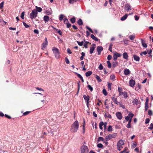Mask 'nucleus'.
Segmentation results:
<instances>
[{"instance_id":"35","label":"nucleus","mask_w":153,"mask_h":153,"mask_svg":"<svg viewBox=\"0 0 153 153\" xmlns=\"http://www.w3.org/2000/svg\"><path fill=\"white\" fill-rule=\"evenodd\" d=\"M134 103L136 105H137L139 103V102L138 100L137 99H134L133 101Z\"/></svg>"},{"instance_id":"16","label":"nucleus","mask_w":153,"mask_h":153,"mask_svg":"<svg viewBox=\"0 0 153 153\" xmlns=\"http://www.w3.org/2000/svg\"><path fill=\"white\" fill-rule=\"evenodd\" d=\"M124 74L126 75L129 74L130 73V71L128 69H126L124 70Z\"/></svg>"},{"instance_id":"46","label":"nucleus","mask_w":153,"mask_h":153,"mask_svg":"<svg viewBox=\"0 0 153 153\" xmlns=\"http://www.w3.org/2000/svg\"><path fill=\"white\" fill-rule=\"evenodd\" d=\"M31 112V111H27L25 112H24L23 114V116H26L28 114H30Z\"/></svg>"},{"instance_id":"61","label":"nucleus","mask_w":153,"mask_h":153,"mask_svg":"<svg viewBox=\"0 0 153 153\" xmlns=\"http://www.w3.org/2000/svg\"><path fill=\"white\" fill-rule=\"evenodd\" d=\"M149 129H150L151 130H152L153 129V124L152 123H151L150 125V127L149 128Z\"/></svg>"},{"instance_id":"53","label":"nucleus","mask_w":153,"mask_h":153,"mask_svg":"<svg viewBox=\"0 0 153 153\" xmlns=\"http://www.w3.org/2000/svg\"><path fill=\"white\" fill-rule=\"evenodd\" d=\"M65 61L66 63L67 64H69V63H70L68 59V58L67 57H66L65 58Z\"/></svg>"},{"instance_id":"47","label":"nucleus","mask_w":153,"mask_h":153,"mask_svg":"<svg viewBox=\"0 0 153 153\" xmlns=\"http://www.w3.org/2000/svg\"><path fill=\"white\" fill-rule=\"evenodd\" d=\"M147 54V52L146 51H144L140 53V55L141 56H142L143 54L144 55H146Z\"/></svg>"},{"instance_id":"28","label":"nucleus","mask_w":153,"mask_h":153,"mask_svg":"<svg viewBox=\"0 0 153 153\" xmlns=\"http://www.w3.org/2000/svg\"><path fill=\"white\" fill-rule=\"evenodd\" d=\"M36 8L37 12H40L42 11V9L40 7H38L37 6H36Z\"/></svg>"},{"instance_id":"2","label":"nucleus","mask_w":153,"mask_h":153,"mask_svg":"<svg viewBox=\"0 0 153 153\" xmlns=\"http://www.w3.org/2000/svg\"><path fill=\"white\" fill-rule=\"evenodd\" d=\"M52 51L56 59H58L60 58V52L59 50L56 48L53 47L52 48Z\"/></svg>"},{"instance_id":"51","label":"nucleus","mask_w":153,"mask_h":153,"mask_svg":"<svg viewBox=\"0 0 153 153\" xmlns=\"http://www.w3.org/2000/svg\"><path fill=\"white\" fill-rule=\"evenodd\" d=\"M68 22H69L68 21V20L67 18H65L64 19V22L65 23V24H66L67 23H68Z\"/></svg>"},{"instance_id":"57","label":"nucleus","mask_w":153,"mask_h":153,"mask_svg":"<svg viewBox=\"0 0 153 153\" xmlns=\"http://www.w3.org/2000/svg\"><path fill=\"white\" fill-rule=\"evenodd\" d=\"M99 68L100 70H102L103 69V66L101 64H100L99 67Z\"/></svg>"},{"instance_id":"37","label":"nucleus","mask_w":153,"mask_h":153,"mask_svg":"<svg viewBox=\"0 0 153 153\" xmlns=\"http://www.w3.org/2000/svg\"><path fill=\"white\" fill-rule=\"evenodd\" d=\"M63 17H64L63 15V14H61L59 16V20L60 21H62L63 20Z\"/></svg>"},{"instance_id":"56","label":"nucleus","mask_w":153,"mask_h":153,"mask_svg":"<svg viewBox=\"0 0 153 153\" xmlns=\"http://www.w3.org/2000/svg\"><path fill=\"white\" fill-rule=\"evenodd\" d=\"M25 15V12H23L22 13V14L21 16V17L22 19H24V16Z\"/></svg>"},{"instance_id":"43","label":"nucleus","mask_w":153,"mask_h":153,"mask_svg":"<svg viewBox=\"0 0 153 153\" xmlns=\"http://www.w3.org/2000/svg\"><path fill=\"white\" fill-rule=\"evenodd\" d=\"M88 89L90 90L91 91H92L93 90V88L90 85H88L87 86Z\"/></svg>"},{"instance_id":"38","label":"nucleus","mask_w":153,"mask_h":153,"mask_svg":"<svg viewBox=\"0 0 153 153\" xmlns=\"http://www.w3.org/2000/svg\"><path fill=\"white\" fill-rule=\"evenodd\" d=\"M113 57V59L114 60L116 61L117 59V57L115 53L114 54Z\"/></svg>"},{"instance_id":"19","label":"nucleus","mask_w":153,"mask_h":153,"mask_svg":"<svg viewBox=\"0 0 153 153\" xmlns=\"http://www.w3.org/2000/svg\"><path fill=\"white\" fill-rule=\"evenodd\" d=\"M78 25L80 26L82 25H83V22L81 19H79L77 21Z\"/></svg>"},{"instance_id":"41","label":"nucleus","mask_w":153,"mask_h":153,"mask_svg":"<svg viewBox=\"0 0 153 153\" xmlns=\"http://www.w3.org/2000/svg\"><path fill=\"white\" fill-rule=\"evenodd\" d=\"M111 84H112L111 83H110L109 82H108V89L110 90H111Z\"/></svg>"},{"instance_id":"49","label":"nucleus","mask_w":153,"mask_h":153,"mask_svg":"<svg viewBox=\"0 0 153 153\" xmlns=\"http://www.w3.org/2000/svg\"><path fill=\"white\" fill-rule=\"evenodd\" d=\"M55 30H56L57 31V33L60 35H62V32H61L60 30H58V29L55 28Z\"/></svg>"},{"instance_id":"18","label":"nucleus","mask_w":153,"mask_h":153,"mask_svg":"<svg viewBox=\"0 0 153 153\" xmlns=\"http://www.w3.org/2000/svg\"><path fill=\"white\" fill-rule=\"evenodd\" d=\"M111 99L114 103L117 104L118 105L119 102L117 101V99L116 98L112 97H111Z\"/></svg>"},{"instance_id":"48","label":"nucleus","mask_w":153,"mask_h":153,"mask_svg":"<svg viewBox=\"0 0 153 153\" xmlns=\"http://www.w3.org/2000/svg\"><path fill=\"white\" fill-rule=\"evenodd\" d=\"M86 28H87V29H88V30H89L91 33H93L94 32H93V31L88 26H86Z\"/></svg>"},{"instance_id":"34","label":"nucleus","mask_w":153,"mask_h":153,"mask_svg":"<svg viewBox=\"0 0 153 153\" xmlns=\"http://www.w3.org/2000/svg\"><path fill=\"white\" fill-rule=\"evenodd\" d=\"M85 119H84V121H83V124L82 125L83 133H84L85 132Z\"/></svg>"},{"instance_id":"33","label":"nucleus","mask_w":153,"mask_h":153,"mask_svg":"<svg viewBox=\"0 0 153 153\" xmlns=\"http://www.w3.org/2000/svg\"><path fill=\"white\" fill-rule=\"evenodd\" d=\"M128 116L129 117L130 119H131L132 120V119L134 116V114L132 113H129L128 114Z\"/></svg>"},{"instance_id":"32","label":"nucleus","mask_w":153,"mask_h":153,"mask_svg":"<svg viewBox=\"0 0 153 153\" xmlns=\"http://www.w3.org/2000/svg\"><path fill=\"white\" fill-rule=\"evenodd\" d=\"M129 38L131 40H133L135 38V36L131 35L129 36Z\"/></svg>"},{"instance_id":"14","label":"nucleus","mask_w":153,"mask_h":153,"mask_svg":"<svg viewBox=\"0 0 153 153\" xmlns=\"http://www.w3.org/2000/svg\"><path fill=\"white\" fill-rule=\"evenodd\" d=\"M133 58L134 59V60L136 61H139L140 60V58L139 57V56L135 55H133Z\"/></svg>"},{"instance_id":"10","label":"nucleus","mask_w":153,"mask_h":153,"mask_svg":"<svg viewBox=\"0 0 153 153\" xmlns=\"http://www.w3.org/2000/svg\"><path fill=\"white\" fill-rule=\"evenodd\" d=\"M116 115L117 118L119 120H121L122 118V115L120 112H117L116 113Z\"/></svg>"},{"instance_id":"30","label":"nucleus","mask_w":153,"mask_h":153,"mask_svg":"<svg viewBox=\"0 0 153 153\" xmlns=\"http://www.w3.org/2000/svg\"><path fill=\"white\" fill-rule=\"evenodd\" d=\"M123 95L125 99L127 98L128 96L127 93L126 92H124Z\"/></svg>"},{"instance_id":"13","label":"nucleus","mask_w":153,"mask_h":153,"mask_svg":"<svg viewBox=\"0 0 153 153\" xmlns=\"http://www.w3.org/2000/svg\"><path fill=\"white\" fill-rule=\"evenodd\" d=\"M124 144V142L123 140H120L119 141L117 144V146H123Z\"/></svg>"},{"instance_id":"62","label":"nucleus","mask_w":153,"mask_h":153,"mask_svg":"<svg viewBox=\"0 0 153 153\" xmlns=\"http://www.w3.org/2000/svg\"><path fill=\"white\" fill-rule=\"evenodd\" d=\"M150 120L149 118H146L145 121V123L146 124H147L149 122Z\"/></svg>"},{"instance_id":"17","label":"nucleus","mask_w":153,"mask_h":153,"mask_svg":"<svg viewBox=\"0 0 153 153\" xmlns=\"http://www.w3.org/2000/svg\"><path fill=\"white\" fill-rule=\"evenodd\" d=\"M123 58L125 59L126 60L128 59V55L127 53L125 52L123 53Z\"/></svg>"},{"instance_id":"20","label":"nucleus","mask_w":153,"mask_h":153,"mask_svg":"<svg viewBox=\"0 0 153 153\" xmlns=\"http://www.w3.org/2000/svg\"><path fill=\"white\" fill-rule=\"evenodd\" d=\"M91 38L95 41H97L99 39L97 37H96L93 34H91Z\"/></svg>"},{"instance_id":"1","label":"nucleus","mask_w":153,"mask_h":153,"mask_svg":"<svg viewBox=\"0 0 153 153\" xmlns=\"http://www.w3.org/2000/svg\"><path fill=\"white\" fill-rule=\"evenodd\" d=\"M79 127V123L78 121H75L72 124L70 129L71 131L73 133L76 132Z\"/></svg>"},{"instance_id":"15","label":"nucleus","mask_w":153,"mask_h":153,"mask_svg":"<svg viewBox=\"0 0 153 153\" xmlns=\"http://www.w3.org/2000/svg\"><path fill=\"white\" fill-rule=\"evenodd\" d=\"M43 18L45 23L48 22L49 19V17L48 16H44Z\"/></svg>"},{"instance_id":"24","label":"nucleus","mask_w":153,"mask_h":153,"mask_svg":"<svg viewBox=\"0 0 153 153\" xmlns=\"http://www.w3.org/2000/svg\"><path fill=\"white\" fill-rule=\"evenodd\" d=\"M131 119H130L128 121V123L126 126V127L128 128H129L131 127Z\"/></svg>"},{"instance_id":"25","label":"nucleus","mask_w":153,"mask_h":153,"mask_svg":"<svg viewBox=\"0 0 153 153\" xmlns=\"http://www.w3.org/2000/svg\"><path fill=\"white\" fill-rule=\"evenodd\" d=\"M76 19L75 17H73L70 19V20L72 23H74L76 22Z\"/></svg>"},{"instance_id":"36","label":"nucleus","mask_w":153,"mask_h":153,"mask_svg":"<svg viewBox=\"0 0 153 153\" xmlns=\"http://www.w3.org/2000/svg\"><path fill=\"white\" fill-rule=\"evenodd\" d=\"M102 93L105 96H106L107 95V93L106 90L105 89H103Z\"/></svg>"},{"instance_id":"29","label":"nucleus","mask_w":153,"mask_h":153,"mask_svg":"<svg viewBox=\"0 0 153 153\" xmlns=\"http://www.w3.org/2000/svg\"><path fill=\"white\" fill-rule=\"evenodd\" d=\"M103 125L104 123L103 122L101 121L100 123L99 124V127L100 129L102 130V129L103 128L102 126Z\"/></svg>"},{"instance_id":"8","label":"nucleus","mask_w":153,"mask_h":153,"mask_svg":"<svg viewBox=\"0 0 153 153\" xmlns=\"http://www.w3.org/2000/svg\"><path fill=\"white\" fill-rule=\"evenodd\" d=\"M103 50V48L101 46H98L97 48V50L98 52V54L100 55L101 54V53L102 51Z\"/></svg>"},{"instance_id":"40","label":"nucleus","mask_w":153,"mask_h":153,"mask_svg":"<svg viewBox=\"0 0 153 153\" xmlns=\"http://www.w3.org/2000/svg\"><path fill=\"white\" fill-rule=\"evenodd\" d=\"M108 131H112V128L111 126H109L108 127Z\"/></svg>"},{"instance_id":"4","label":"nucleus","mask_w":153,"mask_h":153,"mask_svg":"<svg viewBox=\"0 0 153 153\" xmlns=\"http://www.w3.org/2000/svg\"><path fill=\"white\" fill-rule=\"evenodd\" d=\"M80 149L81 153H88V152L89 150L88 147L85 145L81 146Z\"/></svg>"},{"instance_id":"63","label":"nucleus","mask_w":153,"mask_h":153,"mask_svg":"<svg viewBox=\"0 0 153 153\" xmlns=\"http://www.w3.org/2000/svg\"><path fill=\"white\" fill-rule=\"evenodd\" d=\"M117 62H115L113 63V66L114 67H115L117 66Z\"/></svg>"},{"instance_id":"26","label":"nucleus","mask_w":153,"mask_h":153,"mask_svg":"<svg viewBox=\"0 0 153 153\" xmlns=\"http://www.w3.org/2000/svg\"><path fill=\"white\" fill-rule=\"evenodd\" d=\"M125 7L126 8V10H127L129 11V10H131V6L129 5L128 4H125Z\"/></svg>"},{"instance_id":"44","label":"nucleus","mask_w":153,"mask_h":153,"mask_svg":"<svg viewBox=\"0 0 153 153\" xmlns=\"http://www.w3.org/2000/svg\"><path fill=\"white\" fill-rule=\"evenodd\" d=\"M76 42L80 46H82L83 45V41L80 42L78 41H77Z\"/></svg>"},{"instance_id":"11","label":"nucleus","mask_w":153,"mask_h":153,"mask_svg":"<svg viewBox=\"0 0 153 153\" xmlns=\"http://www.w3.org/2000/svg\"><path fill=\"white\" fill-rule=\"evenodd\" d=\"M129 84L130 86L133 87L135 84V81L134 80L131 79L130 80Z\"/></svg>"},{"instance_id":"50","label":"nucleus","mask_w":153,"mask_h":153,"mask_svg":"<svg viewBox=\"0 0 153 153\" xmlns=\"http://www.w3.org/2000/svg\"><path fill=\"white\" fill-rule=\"evenodd\" d=\"M23 23L24 26L26 28H27L30 27V26L27 25L25 22H23Z\"/></svg>"},{"instance_id":"55","label":"nucleus","mask_w":153,"mask_h":153,"mask_svg":"<svg viewBox=\"0 0 153 153\" xmlns=\"http://www.w3.org/2000/svg\"><path fill=\"white\" fill-rule=\"evenodd\" d=\"M117 149L119 151H120L121 149L123 148L122 146H117Z\"/></svg>"},{"instance_id":"52","label":"nucleus","mask_w":153,"mask_h":153,"mask_svg":"<svg viewBox=\"0 0 153 153\" xmlns=\"http://www.w3.org/2000/svg\"><path fill=\"white\" fill-rule=\"evenodd\" d=\"M148 114L149 115L151 116L153 115V113L151 110H149L148 111Z\"/></svg>"},{"instance_id":"3","label":"nucleus","mask_w":153,"mask_h":153,"mask_svg":"<svg viewBox=\"0 0 153 153\" xmlns=\"http://www.w3.org/2000/svg\"><path fill=\"white\" fill-rule=\"evenodd\" d=\"M38 13L36 9H34L32 10V12L30 15V18L31 19H33L34 18H35L37 16Z\"/></svg>"},{"instance_id":"60","label":"nucleus","mask_w":153,"mask_h":153,"mask_svg":"<svg viewBox=\"0 0 153 153\" xmlns=\"http://www.w3.org/2000/svg\"><path fill=\"white\" fill-rule=\"evenodd\" d=\"M97 147L99 148H102L103 147V146L101 143H99L97 144Z\"/></svg>"},{"instance_id":"31","label":"nucleus","mask_w":153,"mask_h":153,"mask_svg":"<svg viewBox=\"0 0 153 153\" xmlns=\"http://www.w3.org/2000/svg\"><path fill=\"white\" fill-rule=\"evenodd\" d=\"M96 78L97 79V81L99 82H101L102 81V80L100 79L99 76L98 75H96Z\"/></svg>"},{"instance_id":"23","label":"nucleus","mask_w":153,"mask_h":153,"mask_svg":"<svg viewBox=\"0 0 153 153\" xmlns=\"http://www.w3.org/2000/svg\"><path fill=\"white\" fill-rule=\"evenodd\" d=\"M92 74V71H89L85 73V76L87 77H88L91 75Z\"/></svg>"},{"instance_id":"22","label":"nucleus","mask_w":153,"mask_h":153,"mask_svg":"<svg viewBox=\"0 0 153 153\" xmlns=\"http://www.w3.org/2000/svg\"><path fill=\"white\" fill-rule=\"evenodd\" d=\"M141 43L142 46L144 48H146L147 47V45L145 43V41L144 40H141Z\"/></svg>"},{"instance_id":"7","label":"nucleus","mask_w":153,"mask_h":153,"mask_svg":"<svg viewBox=\"0 0 153 153\" xmlns=\"http://www.w3.org/2000/svg\"><path fill=\"white\" fill-rule=\"evenodd\" d=\"M48 41L46 38L45 39V42L42 43V49L43 50L44 48L47 46L48 45Z\"/></svg>"},{"instance_id":"21","label":"nucleus","mask_w":153,"mask_h":153,"mask_svg":"<svg viewBox=\"0 0 153 153\" xmlns=\"http://www.w3.org/2000/svg\"><path fill=\"white\" fill-rule=\"evenodd\" d=\"M128 16V15L127 14H126L121 18L120 20L122 21H124L127 19Z\"/></svg>"},{"instance_id":"64","label":"nucleus","mask_w":153,"mask_h":153,"mask_svg":"<svg viewBox=\"0 0 153 153\" xmlns=\"http://www.w3.org/2000/svg\"><path fill=\"white\" fill-rule=\"evenodd\" d=\"M132 145V146L133 147V148H134L135 147L137 146V143L136 142H135V143L134 144V143H133Z\"/></svg>"},{"instance_id":"59","label":"nucleus","mask_w":153,"mask_h":153,"mask_svg":"<svg viewBox=\"0 0 153 153\" xmlns=\"http://www.w3.org/2000/svg\"><path fill=\"white\" fill-rule=\"evenodd\" d=\"M112 44H111L110 45L109 48V50L111 51L112 52Z\"/></svg>"},{"instance_id":"12","label":"nucleus","mask_w":153,"mask_h":153,"mask_svg":"<svg viewBox=\"0 0 153 153\" xmlns=\"http://www.w3.org/2000/svg\"><path fill=\"white\" fill-rule=\"evenodd\" d=\"M118 91L119 93V96L122 95L124 92L122 91V88L120 87H118Z\"/></svg>"},{"instance_id":"39","label":"nucleus","mask_w":153,"mask_h":153,"mask_svg":"<svg viewBox=\"0 0 153 153\" xmlns=\"http://www.w3.org/2000/svg\"><path fill=\"white\" fill-rule=\"evenodd\" d=\"M107 63L108 64V68H110L111 67V65L110 62L108 61H107Z\"/></svg>"},{"instance_id":"5","label":"nucleus","mask_w":153,"mask_h":153,"mask_svg":"<svg viewBox=\"0 0 153 153\" xmlns=\"http://www.w3.org/2000/svg\"><path fill=\"white\" fill-rule=\"evenodd\" d=\"M117 136V134L114 133L113 134H110L107 136L105 137V140L106 141H108L112 138H114Z\"/></svg>"},{"instance_id":"27","label":"nucleus","mask_w":153,"mask_h":153,"mask_svg":"<svg viewBox=\"0 0 153 153\" xmlns=\"http://www.w3.org/2000/svg\"><path fill=\"white\" fill-rule=\"evenodd\" d=\"M95 49V47L94 46H91L90 48V53L92 54L93 53V51Z\"/></svg>"},{"instance_id":"6","label":"nucleus","mask_w":153,"mask_h":153,"mask_svg":"<svg viewBox=\"0 0 153 153\" xmlns=\"http://www.w3.org/2000/svg\"><path fill=\"white\" fill-rule=\"evenodd\" d=\"M83 97L84 100H85V102L86 103L87 106L88 107V104L89 103V100L90 98L89 96H86L85 95H84Z\"/></svg>"},{"instance_id":"54","label":"nucleus","mask_w":153,"mask_h":153,"mask_svg":"<svg viewBox=\"0 0 153 153\" xmlns=\"http://www.w3.org/2000/svg\"><path fill=\"white\" fill-rule=\"evenodd\" d=\"M4 2L3 1L0 4V9H2L4 6Z\"/></svg>"},{"instance_id":"58","label":"nucleus","mask_w":153,"mask_h":153,"mask_svg":"<svg viewBox=\"0 0 153 153\" xmlns=\"http://www.w3.org/2000/svg\"><path fill=\"white\" fill-rule=\"evenodd\" d=\"M115 78V76L114 75H111L110 76V78L112 80H114Z\"/></svg>"},{"instance_id":"9","label":"nucleus","mask_w":153,"mask_h":153,"mask_svg":"<svg viewBox=\"0 0 153 153\" xmlns=\"http://www.w3.org/2000/svg\"><path fill=\"white\" fill-rule=\"evenodd\" d=\"M149 99L148 97L146 98V102L145 103V109L146 111L149 108Z\"/></svg>"},{"instance_id":"42","label":"nucleus","mask_w":153,"mask_h":153,"mask_svg":"<svg viewBox=\"0 0 153 153\" xmlns=\"http://www.w3.org/2000/svg\"><path fill=\"white\" fill-rule=\"evenodd\" d=\"M77 0H69V2L70 4H73L74 2H76Z\"/></svg>"},{"instance_id":"45","label":"nucleus","mask_w":153,"mask_h":153,"mask_svg":"<svg viewBox=\"0 0 153 153\" xmlns=\"http://www.w3.org/2000/svg\"><path fill=\"white\" fill-rule=\"evenodd\" d=\"M98 141H104V139L102 137H99L98 138Z\"/></svg>"}]
</instances>
